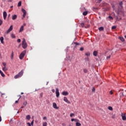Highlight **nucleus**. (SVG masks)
<instances>
[{
    "label": "nucleus",
    "mask_w": 126,
    "mask_h": 126,
    "mask_svg": "<svg viewBox=\"0 0 126 126\" xmlns=\"http://www.w3.org/2000/svg\"><path fill=\"white\" fill-rule=\"evenodd\" d=\"M23 73H24V71H23V69L18 74H17L14 76L15 79H17V78H19V77H21L22 75H23Z\"/></svg>",
    "instance_id": "1"
},
{
    "label": "nucleus",
    "mask_w": 126,
    "mask_h": 126,
    "mask_svg": "<svg viewBox=\"0 0 126 126\" xmlns=\"http://www.w3.org/2000/svg\"><path fill=\"white\" fill-rule=\"evenodd\" d=\"M22 46L23 49H26V48H27V43H26V40L25 38H24L23 40Z\"/></svg>",
    "instance_id": "2"
},
{
    "label": "nucleus",
    "mask_w": 126,
    "mask_h": 126,
    "mask_svg": "<svg viewBox=\"0 0 126 126\" xmlns=\"http://www.w3.org/2000/svg\"><path fill=\"white\" fill-rule=\"evenodd\" d=\"M25 54H26V50L24 51L21 53L19 56L20 60H23V58H24V56H25Z\"/></svg>",
    "instance_id": "3"
},
{
    "label": "nucleus",
    "mask_w": 126,
    "mask_h": 126,
    "mask_svg": "<svg viewBox=\"0 0 126 126\" xmlns=\"http://www.w3.org/2000/svg\"><path fill=\"white\" fill-rule=\"evenodd\" d=\"M22 11L24 13L23 15V17L22 18V19H23V18H25V16H26L27 13L26 10H25L24 9H22Z\"/></svg>",
    "instance_id": "4"
},
{
    "label": "nucleus",
    "mask_w": 126,
    "mask_h": 126,
    "mask_svg": "<svg viewBox=\"0 0 126 126\" xmlns=\"http://www.w3.org/2000/svg\"><path fill=\"white\" fill-rule=\"evenodd\" d=\"M56 97H57V98H59V97H60V92H59V89L58 88L56 89Z\"/></svg>",
    "instance_id": "5"
},
{
    "label": "nucleus",
    "mask_w": 126,
    "mask_h": 126,
    "mask_svg": "<svg viewBox=\"0 0 126 126\" xmlns=\"http://www.w3.org/2000/svg\"><path fill=\"white\" fill-rule=\"evenodd\" d=\"M63 101L67 103V104H70V101L67 99V98L66 97H63Z\"/></svg>",
    "instance_id": "6"
},
{
    "label": "nucleus",
    "mask_w": 126,
    "mask_h": 126,
    "mask_svg": "<svg viewBox=\"0 0 126 126\" xmlns=\"http://www.w3.org/2000/svg\"><path fill=\"white\" fill-rule=\"evenodd\" d=\"M7 16V13H6V12L4 11L3 13V19H4V20H5L6 19V17Z\"/></svg>",
    "instance_id": "7"
},
{
    "label": "nucleus",
    "mask_w": 126,
    "mask_h": 126,
    "mask_svg": "<svg viewBox=\"0 0 126 126\" xmlns=\"http://www.w3.org/2000/svg\"><path fill=\"white\" fill-rule=\"evenodd\" d=\"M12 29H13V26L12 25H11L9 29L6 31V33L8 34V33H9V32H11V31H12Z\"/></svg>",
    "instance_id": "8"
},
{
    "label": "nucleus",
    "mask_w": 126,
    "mask_h": 126,
    "mask_svg": "<svg viewBox=\"0 0 126 126\" xmlns=\"http://www.w3.org/2000/svg\"><path fill=\"white\" fill-rule=\"evenodd\" d=\"M62 95H63V96H67V95H68V92L63 91L62 92Z\"/></svg>",
    "instance_id": "9"
},
{
    "label": "nucleus",
    "mask_w": 126,
    "mask_h": 126,
    "mask_svg": "<svg viewBox=\"0 0 126 126\" xmlns=\"http://www.w3.org/2000/svg\"><path fill=\"white\" fill-rule=\"evenodd\" d=\"M53 106L54 109H59V107L57 106V103L55 102L53 103Z\"/></svg>",
    "instance_id": "10"
},
{
    "label": "nucleus",
    "mask_w": 126,
    "mask_h": 126,
    "mask_svg": "<svg viewBox=\"0 0 126 126\" xmlns=\"http://www.w3.org/2000/svg\"><path fill=\"white\" fill-rule=\"evenodd\" d=\"M17 18V15H12V20H15Z\"/></svg>",
    "instance_id": "11"
},
{
    "label": "nucleus",
    "mask_w": 126,
    "mask_h": 126,
    "mask_svg": "<svg viewBox=\"0 0 126 126\" xmlns=\"http://www.w3.org/2000/svg\"><path fill=\"white\" fill-rule=\"evenodd\" d=\"M3 40H4V38H3V37L1 36L0 38V41L1 44H4V42L3 41Z\"/></svg>",
    "instance_id": "12"
},
{
    "label": "nucleus",
    "mask_w": 126,
    "mask_h": 126,
    "mask_svg": "<svg viewBox=\"0 0 126 126\" xmlns=\"http://www.w3.org/2000/svg\"><path fill=\"white\" fill-rule=\"evenodd\" d=\"M122 120L123 121H126V115H124L123 114H122Z\"/></svg>",
    "instance_id": "13"
},
{
    "label": "nucleus",
    "mask_w": 126,
    "mask_h": 126,
    "mask_svg": "<svg viewBox=\"0 0 126 126\" xmlns=\"http://www.w3.org/2000/svg\"><path fill=\"white\" fill-rule=\"evenodd\" d=\"M24 29V26H22L21 28L20 29L19 32H22Z\"/></svg>",
    "instance_id": "14"
},
{
    "label": "nucleus",
    "mask_w": 126,
    "mask_h": 126,
    "mask_svg": "<svg viewBox=\"0 0 126 126\" xmlns=\"http://www.w3.org/2000/svg\"><path fill=\"white\" fill-rule=\"evenodd\" d=\"M0 73L1 76H2V77H4L5 76V75L0 70Z\"/></svg>",
    "instance_id": "15"
},
{
    "label": "nucleus",
    "mask_w": 126,
    "mask_h": 126,
    "mask_svg": "<svg viewBox=\"0 0 126 126\" xmlns=\"http://www.w3.org/2000/svg\"><path fill=\"white\" fill-rule=\"evenodd\" d=\"M31 119V116H30V115H27L26 116V119L28 120V121H30Z\"/></svg>",
    "instance_id": "16"
},
{
    "label": "nucleus",
    "mask_w": 126,
    "mask_h": 126,
    "mask_svg": "<svg viewBox=\"0 0 126 126\" xmlns=\"http://www.w3.org/2000/svg\"><path fill=\"white\" fill-rule=\"evenodd\" d=\"M98 30L99 31H104V27H101L99 28Z\"/></svg>",
    "instance_id": "17"
},
{
    "label": "nucleus",
    "mask_w": 126,
    "mask_h": 126,
    "mask_svg": "<svg viewBox=\"0 0 126 126\" xmlns=\"http://www.w3.org/2000/svg\"><path fill=\"white\" fill-rule=\"evenodd\" d=\"M97 54H98V52H97V51H94L93 53V55L94 56V57H96Z\"/></svg>",
    "instance_id": "18"
},
{
    "label": "nucleus",
    "mask_w": 126,
    "mask_h": 126,
    "mask_svg": "<svg viewBox=\"0 0 126 126\" xmlns=\"http://www.w3.org/2000/svg\"><path fill=\"white\" fill-rule=\"evenodd\" d=\"M119 39L121 40V41H122V42H125V38H124V37H120Z\"/></svg>",
    "instance_id": "19"
},
{
    "label": "nucleus",
    "mask_w": 126,
    "mask_h": 126,
    "mask_svg": "<svg viewBox=\"0 0 126 126\" xmlns=\"http://www.w3.org/2000/svg\"><path fill=\"white\" fill-rule=\"evenodd\" d=\"M87 14H88V12L87 11H85L83 13V15H84V16L87 15Z\"/></svg>",
    "instance_id": "20"
},
{
    "label": "nucleus",
    "mask_w": 126,
    "mask_h": 126,
    "mask_svg": "<svg viewBox=\"0 0 126 126\" xmlns=\"http://www.w3.org/2000/svg\"><path fill=\"white\" fill-rule=\"evenodd\" d=\"M83 72L84 73H87L88 72V70L87 69H84Z\"/></svg>",
    "instance_id": "21"
},
{
    "label": "nucleus",
    "mask_w": 126,
    "mask_h": 126,
    "mask_svg": "<svg viewBox=\"0 0 126 126\" xmlns=\"http://www.w3.org/2000/svg\"><path fill=\"white\" fill-rule=\"evenodd\" d=\"M85 56H86L87 57H89V56H90V53L89 52L86 53Z\"/></svg>",
    "instance_id": "22"
},
{
    "label": "nucleus",
    "mask_w": 126,
    "mask_h": 126,
    "mask_svg": "<svg viewBox=\"0 0 126 126\" xmlns=\"http://www.w3.org/2000/svg\"><path fill=\"white\" fill-rule=\"evenodd\" d=\"M108 109L110 111H113V107H112L111 106H108Z\"/></svg>",
    "instance_id": "23"
},
{
    "label": "nucleus",
    "mask_w": 126,
    "mask_h": 126,
    "mask_svg": "<svg viewBox=\"0 0 126 126\" xmlns=\"http://www.w3.org/2000/svg\"><path fill=\"white\" fill-rule=\"evenodd\" d=\"M81 126V124L78 123V122H77L76 123V126Z\"/></svg>",
    "instance_id": "24"
},
{
    "label": "nucleus",
    "mask_w": 126,
    "mask_h": 126,
    "mask_svg": "<svg viewBox=\"0 0 126 126\" xmlns=\"http://www.w3.org/2000/svg\"><path fill=\"white\" fill-rule=\"evenodd\" d=\"M11 38H13V39H14V38H15V35H14V34L12 33L11 34Z\"/></svg>",
    "instance_id": "25"
},
{
    "label": "nucleus",
    "mask_w": 126,
    "mask_h": 126,
    "mask_svg": "<svg viewBox=\"0 0 126 126\" xmlns=\"http://www.w3.org/2000/svg\"><path fill=\"white\" fill-rule=\"evenodd\" d=\"M21 3H22V2L21 1H20L18 3V6L19 7V6H21Z\"/></svg>",
    "instance_id": "26"
},
{
    "label": "nucleus",
    "mask_w": 126,
    "mask_h": 126,
    "mask_svg": "<svg viewBox=\"0 0 126 126\" xmlns=\"http://www.w3.org/2000/svg\"><path fill=\"white\" fill-rule=\"evenodd\" d=\"M2 70L3 71H6V70H7V69L5 67H4L2 68Z\"/></svg>",
    "instance_id": "27"
},
{
    "label": "nucleus",
    "mask_w": 126,
    "mask_h": 126,
    "mask_svg": "<svg viewBox=\"0 0 126 126\" xmlns=\"http://www.w3.org/2000/svg\"><path fill=\"white\" fill-rule=\"evenodd\" d=\"M11 60H13V52H12L11 53Z\"/></svg>",
    "instance_id": "28"
},
{
    "label": "nucleus",
    "mask_w": 126,
    "mask_h": 126,
    "mask_svg": "<svg viewBox=\"0 0 126 126\" xmlns=\"http://www.w3.org/2000/svg\"><path fill=\"white\" fill-rule=\"evenodd\" d=\"M116 28H117V26H113L112 27L111 29L114 30V29H116Z\"/></svg>",
    "instance_id": "29"
},
{
    "label": "nucleus",
    "mask_w": 126,
    "mask_h": 126,
    "mask_svg": "<svg viewBox=\"0 0 126 126\" xmlns=\"http://www.w3.org/2000/svg\"><path fill=\"white\" fill-rule=\"evenodd\" d=\"M102 0H96V2H98V3H100L102 1Z\"/></svg>",
    "instance_id": "30"
},
{
    "label": "nucleus",
    "mask_w": 126,
    "mask_h": 126,
    "mask_svg": "<svg viewBox=\"0 0 126 126\" xmlns=\"http://www.w3.org/2000/svg\"><path fill=\"white\" fill-rule=\"evenodd\" d=\"M42 126H47V122L43 123Z\"/></svg>",
    "instance_id": "31"
},
{
    "label": "nucleus",
    "mask_w": 126,
    "mask_h": 126,
    "mask_svg": "<svg viewBox=\"0 0 126 126\" xmlns=\"http://www.w3.org/2000/svg\"><path fill=\"white\" fill-rule=\"evenodd\" d=\"M119 5H120V6H121V7H123V2H120L119 3Z\"/></svg>",
    "instance_id": "32"
},
{
    "label": "nucleus",
    "mask_w": 126,
    "mask_h": 126,
    "mask_svg": "<svg viewBox=\"0 0 126 126\" xmlns=\"http://www.w3.org/2000/svg\"><path fill=\"white\" fill-rule=\"evenodd\" d=\"M23 105H24V107H25V106H26V105H27V101L24 102Z\"/></svg>",
    "instance_id": "33"
},
{
    "label": "nucleus",
    "mask_w": 126,
    "mask_h": 126,
    "mask_svg": "<svg viewBox=\"0 0 126 126\" xmlns=\"http://www.w3.org/2000/svg\"><path fill=\"white\" fill-rule=\"evenodd\" d=\"M33 125H34V120L32 121L31 124V126H33Z\"/></svg>",
    "instance_id": "34"
},
{
    "label": "nucleus",
    "mask_w": 126,
    "mask_h": 126,
    "mask_svg": "<svg viewBox=\"0 0 126 126\" xmlns=\"http://www.w3.org/2000/svg\"><path fill=\"white\" fill-rule=\"evenodd\" d=\"M95 88L93 87L92 88V92H95Z\"/></svg>",
    "instance_id": "35"
},
{
    "label": "nucleus",
    "mask_w": 126,
    "mask_h": 126,
    "mask_svg": "<svg viewBox=\"0 0 126 126\" xmlns=\"http://www.w3.org/2000/svg\"><path fill=\"white\" fill-rule=\"evenodd\" d=\"M84 50V48H83V47H81V48H80V51H83Z\"/></svg>",
    "instance_id": "36"
},
{
    "label": "nucleus",
    "mask_w": 126,
    "mask_h": 126,
    "mask_svg": "<svg viewBox=\"0 0 126 126\" xmlns=\"http://www.w3.org/2000/svg\"><path fill=\"white\" fill-rule=\"evenodd\" d=\"M73 116H74V114L71 113V114H70V117H71V118H72V117Z\"/></svg>",
    "instance_id": "37"
},
{
    "label": "nucleus",
    "mask_w": 126,
    "mask_h": 126,
    "mask_svg": "<svg viewBox=\"0 0 126 126\" xmlns=\"http://www.w3.org/2000/svg\"><path fill=\"white\" fill-rule=\"evenodd\" d=\"M17 42H18V43H20V42H21V39H17Z\"/></svg>",
    "instance_id": "38"
},
{
    "label": "nucleus",
    "mask_w": 126,
    "mask_h": 126,
    "mask_svg": "<svg viewBox=\"0 0 126 126\" xmlns=\"http://www.w3.org/2000/svg\"><path fill=\"white\" fill-rule=\"evenodd\" d=\"M107 60H109V59H111V56H108L106 58Z\"/></svg>",
    "instance_id": "39"
},
{
    "label": "nucleus",
    "mask_w": 126,
    "mask_h": 126,
    "mask_svg": "<svg viewBox=\"0 0 126 126\" xmlns=\"http://www.w3.org/2000/svg\"><path fill=\"white\" fill-rule=\"evenodd\" d=\"M2 24V20L0 19V26Z\"/></svg>",
    "instance_id": "40"
},
{
    "label": "nucleus",
    "mask_w": 126,
    "mask_h": 126,
    "mask_svg": "<svg viewBox=\"0 0 126 126\" xmlns=\"http://www.w3.org/2000/svg\"><path fill=\"white\" fill-rule=\"evenodd\" d=\"M108 18H109V19L113 20V17L111 16H108Z\"/></svg>",
    "instance_id": "41"
},
{
    "label": "nucleus",
    "mask_w": 126,
    "mask_h": 126,
    "mask_svg": "<svg viewBox=\"0 0 126 126\" xmlns=\"http://www.w3.org/2000/svg\"><path fill=\"white\" fill-rule=\"evenodd\" d=\"M2 64H3V66H4V67H5V65H6V63H3Z\"/></svg>",
    "instance_id": "42"
},
{
    "label": "nucleus",
    "mask_w": 126,
    "mask_h": 126,
    "mask_svg": "<svg viewBox=\"0 0 126 126\" xmlns=\"http://www.w3.org/2000/svg\"><path fill=\"white\" fill-rule=\"evenodd\" d=\"M81 27H84V23H81Z\"/></svg>",
    "instance_id": "43"
},
{
    "label": "nucleus",
    "mask_w": 126,
    "mask_h": 126,
    "mask_svg": "<svg viewBox=\"0 0 126 126\" xmlns=\"http://www.w3.org/2000/svg\"><path fill=\"white\" fill-rule=\"evenodd\" d=\"M40 97H41V98H42V97H43V93H40Z\"/></svg>",
    "instance_id": "44"
},
{
    "label": "nucleus",
    "mask_w": 126,
    "mask_h": 126,
    "mask_svg": "<svg viewBox=\"0 0 126 126\" xmlns=\"http://www.w3.org/2000/svg\"><path fill=\"white\" fill-rule=\"evenodd\" d=\"M74 122H77V123H78V122H79V120L78 119H75Z\"/></svg>",
    "instance_id": "45"
},
{
    "label": "nucleus",
    "mask_w": 126,
    "mask_h": 126,
    "mask_svg": "<svg viewBox=\"0 0 126 126\" xmlns=\"http://www.w3.org/2000/svg\"><path fill=\"white\" fill-rule=\"evenodd\" d=\"M18 97H19L18 100H19V99H20V98L21 97V95H18Z\"/></svg>",
    "instance_id": "46"
},
{
    "label": "nucleus",
    "mask_w": 126,
    "mask_h": 126,
    "mask_svg": "<svg viewBox=\"0 0 126 126\" xmlns=\"http://www.w3.org/2000/svg\"><path fill=\"white\" fill-rule=\"evenodd\" d=\"M71 122H73V121H75V119H72L71 120Z\"/></svg>",
    "instance_id": "47"
},
{
    "label": "nucleus",
    "mask_w": 126,
    "mask_h": 126,
    "mask_svg": "<svg viewBox=\"0 0 126 126\" xmlns=\"http://www.w3.org/2000/svg\"><path fill=\"white\" fill-rule=\"evenodd\" d=\"M43 120H47V117H43Z\"/></svg>",
    "instance_id": "48"
},
{
    "label": "nucleus",
    "mask_w": 126,
    "mask_h": 126,
    "mask_svg": "<svg viewBox=\"0 0 126 126\" xmlns=\"http://www.w3.org/2000/svg\"><path fill=\"white\" fill-rule=\"evenodd\" d=\"M52 92H53V93H55V89H52Z\"/></svg>",
    "instance_id": "49"
},
{
    "label": "nucleus",
    "mask_w": 126,
    "mask_h": 126,
    "mask_svg": "<svg viewBox=\"0 0 126 126\" xmlns=\"http://www.w3.org/2000/svg\"><path fill=\"white\" fill-rule=\"evenodd\" d=\"M112 94H113V92L110 91V95H112Z\"/></svg>",
    "instance_id": "50"
},
{
    "label": "nucleus",
    "mask_w": 126,
    "mask_h": 126,
    "mask_svg": "<svg viewBox=\"0 0 126 126\" xmlns=\"http://www.w3.org/2000/svg\"><path fill=\"white\" fill-rule=\"evenodd\" d=\"M18 101H19V100H18H18H16L15 101V103L16 104V103H18Z\"/></svg>",
    "instance_id": "51"
},
{
    "label": "nucleus",
    "mask_w": 126,
    "mask_h": 126,
    "mask_svg": "<svg viewBox=\"0 0 126 126\" xmlns=\"http://www.w3.org/2000/svg\"><path fill=\"white\" fill-rule=\"evenodd\" d=\"M8 2H11L12 1V0H8Z\"/></svg>",
    "instance_id": "52"
},
{
    "label": "nucleus",
    "mask_w": 126,
    "mask_h": 126,
    "mask_svg": "<svg viewBox=\"0 0 126 126\" xmlns=\"http://www.w3.org/2000/svg\"><path fill=\"white\" fill-rule=\"evenodd\" d=\"M75 44H76V45H79V43H77V42H75Z\"/></svg>",
    "instance_id": "53"
},
{
    "label": "nucleus",
    "mask_w": 126,
    "mask_h": 126,
    "mask_svg": "<svg viewBox=\"0 0 126 126\" xmlns=\"http://www.w3.org/2000/svg\"><path fill=\"white\" fill-rule=\"evenodd\" d=\"M93 9H97V8H95V7H93Z\"/></svg>",
    "instance_id": "54"
},
{
    "label": "nucleus",
    "mask_w": 126,
    "mask_h": 126,
    "mask_svg": "<svg viewBox=\"0 0 126 126\" xmlns=\"http://www.w3.org/2000/svg\"><path fill=\"white\" fill-rule=\"evenodd\" d=\"M0 122H1V117L0 116Z\"/></svg>",
    "instance_id": "55"
},
{
    "label": "nucleus",
    "mask_w": 126,
    "mask_h": 126,
    "mask_svg": "<svg viewBox=\"0 0 126 126\" xmlns=\"http://www.w3.org/2000/svg\"><path fill=\"white\" fill-rule=\"evenodd\" d=\"M112 119H115V116L113 115V116H112Z\"/></svg>",
    "instance_id": "56"
},
{
    "label": "nucleus",
    "mask_w": 126,
    "mask_h": 126,
    "mask_svg": "<svg viewBox=\"0 0 126 126\" xmlns=\"http://www.w3.org/2000/svg\"><path fill=\"white\" fill-rule=\"evenodd\" d=\"M21 108V109H23V108H24V106H22Z\"/></svg>",
    "instance_id": "57"
},
{
    "label": "nucleus",
    "mask_w": 126,
    "mask_h": 126,
    "mask_svg": "<svg viewBox=\"0 0 126 126\" xmlns=\"http://www.w3.org/2000/svg\"><path fill=\"white\" fill-rule=\"evenodd\" d=\"M8 17H9V16H10V14H9V15H8Z\"/></svg>",
    "instance_id": "58"
},
{
    "label": "nucleus",
    "mask_w": 126,
    "mask_h": 126,
    "mask_svg": "<svg viewBox=\"0 0 126 126\" xmlns=\"http://www.w3.org/2000/svg\"><path fill=\"white\" fill-rule=\"evenodd\" d=\"M21 95H23V94H24V93H21Z\"/></svg>",
    "instance_id": "59"
},
{
    "label": "nucleus",
    "mask_w": 126,
    "mask_h": 126,
    "mask_svg": "<svg viewBox=\"0 0 126 126\" xmlns=\"http://www.w3.org/2000/svg\"><path fill=\"white\" fill-rule=\"evenodd\" d=\"M49 83L48 82H47V84H46V85H48V84Z\"/></svg>",
    "instance_id": "60"
},
{
    "label": "nucleus",
    "mask_w": 126,
    "mask_h": 126,
    "mask_svg": "<svg viewBox=\"0 0 126 126\" xmlns=\"http://www.w3.org/2000/svg\"><path fill=\"white\" fill-rule=\"evenodd\" d=\"M25 25H26V24H24V26H25Z\"/></svg>",
    "instance_id": "61"
},
{
    "label": "nucleus",
    "mask_w": 126,
    "mask_h": 126,
    "mask_svg": "<svg viewBox=\"0 0 126 126\" xmlns=\"http://www.w3.org/2000/svg\"><path fill=\"white\" fill-rule=\"evenodd\" d=\"M125 38L126 39V35L125 36Z\"/></svg>",
    "instance_id": "62"
},
{
    "label": "nucleus",
    "mask_w": 126,
    "mask_h": 126,
    "mask_svg": "<svg viewBox=\"0 0 126 126\" xmlns=\"http://www.w3.org/2000/svg\"><path fill=\"white\" fill-rule=\"evenodd\" d=\"M87 60L88 61H89V59L88 58L87 59Z\"/></svg>",
    "instance_id": "63"
},
{
    "label": "nucleus",
    "mask_w": 126,
    "mask_h": 126,
    "mask_svg": "<svg viewBox=\"0 0 126 126\" xmlns=\"http://www.w3.org/2000/svg\"><path fill=\"white\" fill-rule=\"evenodd\" d=\"M11 7L12 8V7H13V6H11Z\"/></svg>",
    "instance_id": "64"
}]
</instances>
